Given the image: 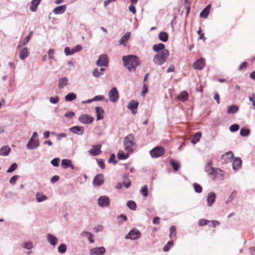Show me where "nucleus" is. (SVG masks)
<instances>
[{"instance_id":"obj_22","label":"nucleus","mask_w":255,"mask_h":255,"mask_svg":"<svg viewBox=\"0 0 255 255\" xmlns=\"http://www.w3.org/2000/svg\"><path fill=\"white\" fill-rule=\"evenodd\" d=\"M211 8V4H209L208 5H207L206 6V7L205 8H204L200 12V17L201 18H206L209 14V12H210V10Z\"/></svg>"},{"instance_id":"obj_30","label":"nucleus","mask_w":255,"mask_h":255,"mask_svg":"<svg viewBox=\"0 0 255 255\" xmlns=\"http://www.w3.org/2000/svg\"><path fill=\"white\" fill-rule=\"evenodd\" d=\"M152 49L155 52H159L165 49V45L162 43L154 44L152 46Z\"/></svg>"},{"instance_id":"obj_13","label":"nucleus","mask_w":255,"mask_h":255,"mask_svg":"<svg viewBox=\"0 0 255 255\" xmlns=\"http://www.w3.org/2000/svg\"><path fill=\"white\" fill-rule=\"evenodd\" d=\"M205 65V59L203 58H200L194 62L193 67L196 70H201L203 69Z\"/></svg>"},{"instance_id":"obj_33","label":"nucleus","mask_w":255,"mask_h":255,"mask_svg":"<svg viewBox=\"0 0 255 255\" xmlns=\"http://www.w3.org/2000/svg\"><path fill=\"white\" fill-rule=\"evenodd\" d=\"M138 106V102L134 100H132L128 103L127 108L130 110H136Z\"/></svg>"},{"instance_id":"obj_25","label":"nucleus","mask_w":255,"mask_h":255,"mask_svg":"<svg viewBox=\"0 0 255 255\" xmlns=\"http://www.w3.org/2000/svg\"><path fill=\"white\" fill-rule=\"evenodd\" d=\"M81 236L82 237H86L90 243H94L95 240L94 239V235L92 233L87 231H83L81 233Z\"/></svg>"},{"instance_id":"obj_28","label":"nucleus","mask_w":255,"mask_h":255,"mask_svg":"<svg viewBox=\"0 0 255 255\" xmlns=\"http://www.w3.org/2000/svg\"><path fill=\"white\" fill-rule=\"evenodd\" d=\"M66 9V5H62L56 7L53 10L55 14H59L63 13Z\"/></svg>"},{"instance_id":"obj_55","label":"nucleus","mask_w":255,"mask_h":255,"mask_svg":"<svg viewBox=\"0 0 255 255\" xmlns=\"http://www.w3.org/2000/svg\"><path fill=\"white\" fill-rule=\"evenodd\" d=\"M59 158H55L51 161V164L54 167H58L59 165Z\"/></svg>"},{"instance_id":"obj_51","label":"nucleus","mask_w":255,"mask_h":255,"mask_svg":"<svg viewBox=\"0 0 255 255\" xmlns=\"http://www.w3.org/2000/svg\"><path fill=\"white\" fill-rule=\"evenodd\" d=\"M173 244V241H170L168 242V243L164 246L163 247V250L164 252H168L170 248L172 246Z\"/></svg>"},{"instance_id":"obj_23","label":"nucleus","mask_w":255,"mask_h":255,"mask_svg":"<svg viewBox=\"0 0 255 255\" xmlns=\"http://www.w3.org/2000/svg\"><path fill=\"white\" fill-rule=\"evenodd\" d=\"M11 151L10 147L8 145H4L0 148V155L6 156H8Z\"/></svg>"},{"instance_id":"obj_44","label":"nucleus","mask_w":255,"mask_h":255,"mask_svg":"<svg viewBox=\"0 0 255 255\" xmlns=\"http://www.w3.org/2000/svg\"><path fill=\"white\" fill-rule=\"evenodd\" d=\"M193 187L195 192L201 193L202 192V187L200 184L194 183L193 184Z\"/></svg>"},{"instance_id":"obj_50","label":"nucleus","mask_w":255,"mask_h":255,"mask_svg":"<svg viewBox=\"0 0 255 255\" xmlns=\"http://www.w3.org/2000/svg\"><path fill=\"white\" fill-rule=\"evenodd\" d=\"M236 195H237V191L236 190H234L232 192L231 194L230 195V196H229L228 199L226 200V201L225 202L226 204H228L230 202H231L235 198Z\"/></svg>"},{"instance_id":"obj_29","label":"nucleus","mask_w":255,"mask_h":255,"mask_svg":"<svg viewBox=\"0 0 255 255\" xmlns=\"http://www.w3.org/2000/svg\"><path fill=\"white\" fill-rule=\"evenodd\" d=\"M36 199L37 202H42L46 200L48 198L44 195L42 192H37L35 195Z\"/></svg>"},{"instance_id":"obj_63","label":"nucleus","mask_w":255,"mask_h":255,"mask_svg":"<svg viewBox=\"0 0 255 255\" xmlns=\"http://www.w3.org/2000/svg\"><path fill=\"white\" fill-rule=\"evenodd\" d=\"M104 99L105 97L103 95H97L93 98L94 101H102Z\"/></svg>"},{"instance_id":"obj_27","label":"nucleus","mask_w":255,"mask_h":255,"mask_svg":"<svg viewBox=\"0 0 255 255\" xmlns=\"http://www.w3.org/2000/svg\"><path fill=\"white\" fill-rule=\"evenodd\" d=\"M214 168L215 167H212V162L211 160L208 161V162L206 164L204 168L205 171L208 173L210 176H211L212 172L214 171Z\"/></svg>"},{"instance_id":"obj_36","label":"nucleus","mask_w":255,"mask_h":255,"mask_svg":"<svg viewBox=\"0 0 255 255\" xmlns=\"http://www.w3.org/2000/svg\"><path fill=\"white\" fill-rule=\"evenodd\" d=\"M239 108L236 105H231L228 107L227 109V113L229 114H235L238 111Z\"/></svg>"},{"instance_id":"obj_11","label":"nucleus","mask_w":255,"mask_h":255,"mask_svg":"<svg viewBox=\"0 0 255 255\" xmlns=\"http://www.w3.org/2000/svg\"><path fill=\"white\" fill-rule=\"evenodd\" d=\"M106 250L104 247H96L90 250V254L91 255H104Z\"/></svg>"},{"instance_id":"obj_26","label":"nucleus","mask_w":255,"mask_h":255,"mask_svg":"<svg viewBox=\"0 0 255 255\" xmlns=\"http://www.w3.org/2000/svg\"><path fill=\"white\" fill-rule=\"evenodd\" d=\"M33 34V32L31 31L28 35L24 38L23 41L19 42L18 44L17 45V48L19 49L22 46L25 45L30 40L32 35Z\"/></svg>"},{"instance_id":"obj_53","label":"nucleus","mask_w":255,"mask_h":255,"mask_svg":"<svg viewBox=\"0 0 255 255\" xmlns=\"http://www.w3.org/2000/svg\"><path fill=\"white\" fill-rule=\"evenodd\" d=\"M233 157L234 154L233 152L231 151L226 152L224 154L222 155V158H228L230 159L233 158Z\"/></svg>"},{"instance_id":"obj_20","label":"nucleus","mask_w":255,"mask_h":255,"mask_svg":"<svg viewBox=\"0 0 255 255\" xmlns=\"http://www.w3.org/2000/svg\"><path fill=\"white\" fill-rule=\"evenodd\" d=\"M29 49L27 47L22 48L19 51V58L21 60H25L29 55Z\"/></svg>"},{"instance_id":"obj_37","label":"nucleus","mask_w":255,"mask_h":255,"mask_svg":"<svg viewBox=\"0 0 255 255\" xmlns=\"http://www.w3.org/2000/svg\"><path fill=\"white\" fill-rule=\"evenodd\" d=\"M202 133L200 131H198L195 133L193 137L191 140V142L195 144L197 143L201 137Z\"/></svg>"},{"instance_id":"obj_47","label":"nucleus","mask_w":255,"mask_h":255,"mask_svg":"<svg viewBox=\"0 0 255 255\" xmlns=\"http://www.w3.org/2000/svg\"><path fill=\"white\" fill-rule=\"evenodd\" d=\"M140 192L143 197H146L148 195V188L147 185H145L142 187L140 190Z\"/></svg>"},{"instance_id":"obj_2","label":"nucleus","mask_w":255,"mask_h":255,"mask_svg":"<svg viewBox=\"0 0 255 255\" xmlns=\"http://www.w3.org/2000/svg\"><path fill=\"white\" fill-rule=\"evenodd\" d=\"M169 55V52L167 49H163V50L155 54L153 58V62L157 65H162L166 61Z\"/></svg>"},{"instance_id":"obj_32","label":"nucleus","mask_w":255,"mask_h":255,"mask_svg":"<svg viewBox=\"0 0 255 255\" xmlns=\"http://www.w3.org/2000/svg\"><path fill=\"white\" fill-rule=\"evenodd\" d=\"M105 71V69L104 68H101L100 69L96 68L93 71V75L95 77L98 78L103 75V72Z\"/></svg>"},{"instance_id":"obj_48","label":"nucleus","mask_w":255,"mask_h":255,"mask_svg":"<svg viewBox=\"0 0 255 255\" xmlns=\"http://www.w3.org/2000/svg\"><path fill=\"white\" fill-rule=\"evenodd\" d=\"M22 247L24 249L31 250L33 248V244L30 241L26 242L22 244Z\"/></svg>"},{"instance_id":"obj_43","label":"nucleus","mask_w":255,"mask_h":255,"mask_svg":"<svg viewBox=\"0 0 255 255\" xmlns=\"http://www.w3.org/2000/svg\"><path fill=\"white\" fill-rule=\"evenodd\" d=\"M250 133V130L247 128H242L240 130V135L242 136H248Z\"/></svg>"},{"instance_id":"obj_12","label":"nucleus","mask_w":255,"mask_h":255,"mask_svg":"<svg viewBox=\"0 0 255 255\" xmlns=\"http://www.w3.org/2000/svg\"><path fill=\"white\" fill-rule=\"evenodd\" d=\"M104 182V175L102 174H98L94 178L93 184L95 186H100Z\"/></svg>"},{"instance_id":"obj_24","label":"nucleus","mask_w":255,"mask_h":255,"mask_svg":"<svg viewBox=\"0 0 255 255\" xmlns=\"http://www.w3.org/2000/svg\"><path fill=\"white\" fill-rule=\"evenodd\" d=\"M95 111L96 113L97 120H100L104 118V110L100 107H96Z\"/></svg>"},{"instance_id":"obj_56","label":"nucleus","mask_w":255,"mask_h":255,"mask_svg":"<svg viewBox=\"0 0 255 255\" xmlns=\"http://www.w3.org/2000/svg\"><path fill=\"white\" fill-rule=\"evenodd\" d=\"M240 128V126L238 124H233L231 125L229 129L231 132H235L237 131Z\"/></svg>"},{"instance_id":"obj_17","label":"nucleus","mask_w":255,"mask_h":255,"mask_svg":"<svg viewBox=\"0 0 255 255\" xmlns=\"http://www.w3.org/2000/svg\"><path fill=\"white\" fill-rule=\"evenodd\" d=\"M212 176H214V178L219 179H223L224 173L223 170H221L218 168H215L214 171L211 174Z\"/></svg>"},{"instance_id":"obj_21","label":"nucleus","mask_w":255,"mask_h":255,"mask_svg":"<svg viewBox=\"0 0 255 255\" xmlns=\"http://www.w3.org/2000/svg\"><path fill=\"white\" fill-rule=\"evenodd\" d=\"M130 36V32H128L124 35L119 41L120 45L126 46Z\"/></svg>"},{"instance_id":"obj_46","label":"nucleus","mask_w":255,"mask_h":255,"mask_svg":"<svg viewBox=\"0 0 255 255\" xmlns=\"http://www.w3.org/2000/svg\"><path fill=\"white\" fill-rule=\"evenodd\" d=\"M67 250V246L64 244H62L59 245L58 248V251L60 254H64Z\"/></svg>"},{"instance_id":"obj_15","label":"nucleus","mask_w":255,"mask_h":255,"mask_svg":"<svg viewBox=\"0 0 255 255\" xmlns=\"http://www.w3.org/2000/svg\"><path fill=\"white\" fill-rule=\"evenodd\" d=\"M69 130L74 134L78 135H82L84 133V128L82 126H76L70 128H69Z\"/></svg>"},{"instance_id":"obj_61","label":"nucleus","mask_w":255,"mask_h":255,"mask_svg":"<svg viewBox=\"0 0 255 255\" xmlns=\"http://www.w3.org/2000/svg\"><path fill=\"white\" fill-rule=\"evenodd\" d=\"M108 162L109 163H113L114 164L117 163V161L116 160V156L114 153H113L111 155L110 158L108 160Z\"/></svg>"},{"instance_id":"obj_7","label":"nucleus","mask_w":255,"mask_h":255,"mask_svg":"<svg viewBox=\"0 0 255 255\" xmlns=\"http://www.w3.org/2000/svg\"><path fill=\"white\" fill-rule=\"evenodd\" d=\"M79 121L84 124H91L94 120V117L87 114H83L78 118Z\"/></svg>"},{"instance_id":"obj_35","label":"nucleus","mask_w":255,"mask_h":255,"mask_svg":"<svg viewBox=\"0 0 255 255\" xmlns=\"http://www.w3.org/2000/svg\"><path fill=\"white\" fill-rule=\"evenodd\" d=\"M158 38L162 42H166L168 39V34L166 32L161 31L158 34Z\"/></svg>"},{"instance_id":"obj_9","label":"nucleus","mask_w":255,"mask_h":255,"mask_svg":"<svg viewBox=\"0 0 255 255\" xmlns=\"http://www.w3.org/2000/svg\"><path fill=\"white\" fill-rule=\"evenodd\" d=\"M109 98L111 102L115 103L119 99V93L116 87L113 88L109 92Z\"/></svg>"},{"instance_id":"obj_40","label":"nucleus","mask_w":255,"mask_h":255,"mask_svg":"<svg viewBox=\"0 0 255 255\" xmlns=\"http://www.w3.org/2000/svg\"><path fill=\"white\" fill-rule=\"evenodd\" d=\"M77 95L74 93H68L65 97V101L67 102H71L76 99Z\"/></svg>"},{"instance_id":"obj_14","label":"nucleus","mask_w":255,"mask_h":255,"mask_svg":"<svg viewBox=\"0 0 255 255\" xmlns=\"http://www.w3.org/2000/svg\"><path fill=\"white\" fill-rule=\"evenodd\" d=\"M216 198V194L214 192H210L207 196L206 201L207 206L211 207L215 203Z\"/></svg>"},{"instance_id":"obj_31","label":"nucleus","mask_w":255,"mask_h":255,"mask_svg":"<svg viewBox=\"0 0 255 255\" xmlns=\"http://www.w3.org/2000/svg\"><path fill=\"white\" fill-rule=\"evenodd\" d=\"M40 1L41 0H32L31 2L30 10L33 12L36 11Z\"/></svg>"},{"instance_id":"obj_18","label":"nucleus","mask_w":255,"mask_h":255,"mask_svg":"<svg viewBox=\"0 0 255 255\" xmlns=\"http://www.w3.org/2000/svg\"><path fill=\"white\" fill-rule=\"evenodd\" d=\"M242 161L241 160V158L236 157L235 158L232 163V167L233 169L235 170H239V169L241 167Z\"/></svg>"},{"instance_id":"obj_3","label":"nucleus","mask_w":255,"mask_h":255,"mask_svg":"<svg viewBox=\"0 0 255 255\" xmlns=\"http://www.w3.org/2000/svg\"><path fill=\"white\" fill-rule=\"evenodd\" d=\"M123 143L125 150L128 153L132 152L136 147V144L134 141V137L132 134H129L124 138Z\"/></svg>"},{"instance_id":"obj_6","label":"nucleus","mask_w":255,"mask_h":255,"mask_svg":"<svg viewBox=\"0 0 255 255\" xmlns=\"http://www.w3.org/2000/svg\"><path fill=\"white\" fill-rule=\"evenodd\" d=\"M98 205L102 208L107 207L110 205V199L107 196H101L98 199Z\"/></svg>"},{"instance_id":"obj_52","label":"nucleus","mask_w":255,"mask_h":255,"mask_svg":"<svg viewBox=\"0 0 255 255\" xmlns=\"http://www.w3.org/2000/svg\"><path fill=\"white\" fill-rule=\"evenodd\" d=\"M17 168V165L16 163H13L8 168L6 172L7 173H11L16 169Z\"/></svg>"},{"instance_id":"obj_38","label":"nucleus","mask_w":255,"mask_h":255,"mask_svg":"<svg viewBox=\"0 0 255 255\" xmlns=\"http://www.w3.org/2000/svg\"><path fill=\"white\" fill-rule=\"evenodd\" d=\"M188 97V95L187 92L185 91H183L178 96V99L182 102H184L187 100Z\"/></svg>"},{"instance_id":"obj_62","label":"nucleus","mask_w":255,"mask_h":255,"mask_svg":"<svg viewBox=\"0 0 255 255\" xmlns=\"http://www.w3.org/2000/svg\"><path fill=\"white\" fill-rule=\"evenodd\" d=\"M49 101L51 103L53 104H56L59 102V98L58 96L51 97L50 98Z\"/></svg>"},{"instance_id":"obj_8","label":"nucleus","mask_w":255,"mask_h":255,"mask_svg":"<svg viewBox=\"0 0 255 255\" xmlns=\"http://www.w3.org/2000/svg\"><path fill=\"white\" fill-rule=\"evenodd\" d=\"M108 64V56L105 54L101 55L96 61L97 65L99 67H107Z\"/></svg>"},{"instance_id":"obj_58","label":"nucleus","mask_w":255,"mask_h":255,"mask_svg":"<svg viewBox=\"0 0 255 255\" xmlns=\"http://www.w3.org/2000/svg\"><path fill=\"white\" fill-rule=\"evenodd\" d=\"M209 222H210V221H209V220H207L203 219H200L198 221V225L199 226L206 225Z\"/></svg>"},{"instance_id":"obj_41","label":"nucleus","mask_w":255,"mask_h":255,"mask_svg":"<svg viewBox=\"0 0 255 255\" xmlns=\"http://www.w3.org/2000/svg\"><path fill=\"white\" fill-rule=\"evenodd\" d=\"M127 205L128 208L133 211H135L137 208L136 203L132 200L128 201Z\"/></svg>"},{"instance_id":"obj_4","label":"nucleus","mask_w":255,"mask_h":255,"mask_svg":"<svg viewBox=\"0 0 255 255\" xmlns=\"http://www.w3.org/2000/svg\"><path fill=\"white\" fill-rule=\"evenodd\" d=\"M149 153L152 158H158L164 153V149L161 146H156L150 150Z\"/></svg>"},{"instance_id":"obj_64","label":"nucleus","mask_w":255,"mask_h":255,"mask_svg":"<svg viewBox=\"0 0 255 255\" xmlns=\"http://www.w3.org/2000/svg\"><path fill=\"white\" fill-rule=\"evenodd\" d=\"M65 117L67 118H72L75 116V113L73 112L68 111L65 114Z\"/></svg>"},{"instance_id":"obj_45","label":"nucleus","mask_w":255,"mask_h":255,"mask_svg":"<svg viewBox=\"0 0 255 255\" xmlns=\"http://www.w3.org/2000/svg\"><path fill=\"white\" fill-rule=\"evenodd\" d=\"M169 163L172 166V168L175 171H177L179 168V164L178 163L175 161L173 159H171L169 160Z\"/></svg>"},{"instance_id":"obj_59","label":"nucleus","mask_w":255,"mask_h":255,"mask_svg":"<svg viewBox=\"0 0 255 255\" xmlns=\"http://www.w3.org/2000/svg\"><path fill=\"white\" fill-rule=\"evenodd\" d=\"M118 220H119V222L121 223L124 221H126L127 220V217L125 215L121 214L118 217Z\"/></svg>"},{"instance_id":"obj_19","label":"nucleus","mask_w":255,"mask_h":255,"mask_svg":"<svg viewBox=\"0 0 255 255\" xmlns=\"http://www.w3.org/2000/svg\"><path fill=\"white\" fill-rule=\"evenodd\" d=\"M46 238L47 241L51 245L55 246L57 245L58 239L55 236L51 234H47Z\"/></svg>"},{"instance_id":"obj_5","label":"nucleus","mask_w":255,"mask_h":255,"mask_svg":"<svg viewBox=\"0 0 255 255\" xmlns=\"http://www.w3.org/2000/svg\"><path fill=\"white\" fill-rule=\"evenodd\" d=\"M141 236V233L136 229H131L126 236V239L135 240L139 239Z\"/></svg>"},{"instance_id":"obj_42","label":"nucleus","mask_w":255,"mask_h":255,"mask_svg":"<svg viewBox=\"0 0 255 255\" xmlns=\"http://www.w3.org/2000/svg\"><path fill=\"white\" fill-rule=\"evenodd\" d=\"M72 161L68 159H63L61 161V166L64 169H67L70 166Z\"/></svg>"},{"instance_id":"obj_49","label":"nucleus","mask_w":255,"mask_h":255,"mask_svg":"<svg viewBox=\"0 0 255 255\" xmlns=\"http://www.w3.org/2000/svg\"><path fill=\"white\" fill-rule=\"evenodd\" d=\"M169 232H170L169 238L170 239H172L173 236H175L176 235V227L174 226H171L170 228Z\"/></svg>"},{"instance_id":"obj_60","label":"nucleus","mask_w":255,"mask_h":255,"mask_svg":"<svg viewBox=\"0 0 255 255\" xmlns=\"http://www.w3.org/2000/svg\"><path fill=\"white\" fill-rule=\"evenodd\" d=\"M249 101L252 103V105L255 109V94L253 93L251 96L249 98Z\"/></svg>"},{"instance_id":"obj_16","label":"nucleus","mask_w":255,"mask_h":255,"mask_svg":"<svg viewBox=\"0 0 255 255\" xmlns=\"http://www.w3.org/2000/svg\"><path fill=\"white\" fill-rule=\"evenodd\" d=\"M102 145L100 144H97L93 147L91 149L89 150V153L92 156H97L100 154L102 151L101 150Z\"/></svg>"},{"instance_id":"obj_1","label":"nucleus","mask_w":255,"mask_h":255,"mask_svg":"<svg viewBox=\"0 0 255 255\" xmlns=\"http://www.w3.org/2000/svg\"><path fill=\"white\" fill-rule=\"evenodd\" d=\"M123 61L124 66L129 71H134L137 66L139 65L138 58L135 55H129L124 56Z\"/></svg>"},{"instance_id":"obj_34","label":"nucleus","mask_w":255,"mask_h":255,"mask_svg":"<svg viewBox=\"0 0 255 255\" xmlns=\"http://www.w3.org/2000/svg\"><path fill=\"white\" fill-rule=\"evenodd\" d=\"M68 79L66 77H63L59 79L58 87L60 89H63L68 84Z\"/></svg>"},{"instance_id":"obj_10","label":"nucleus","mask_w":255,"mask_h":255,"mask_svg":"<svg viewBox=\"0 0 255 255\" xmlns=\"http://www.w3.org/2000/svg\"><path fill=\"white\" fill-rule=\"evenodd\" d=\"M39 146V140L38 138L31 137L28 141L26 147L28 149L32 150Z\"/></svg>"},{"instance_id":"obj_54","label":"nucleus","mask_w":255,"mask_h":255,"mask_svg":"<svg viewBox=\"0 0 255 255\" xmlns=\"http://www.w3.org/2000/svg\"><path fill=\"white\" fill-rule=\"evenodd\" d=\"M73 49L69 47H66L64 49V52L66 56L71 55L74 54Z\"/></svg>"},{"instance_id":"obj_57","label":"nucleus","mask_w":255,"mask_h":255,"mask_svg":"<svg viewBox=\"0 0 255 255\" xmlns=\"http://www.w3.org/2000/svg\"><path fill=\"white\" fill-rule=\"evenodd\" d=\"M19 178V175H14L11 177L9 179V183L12 185H14L16 183V181Z\"/></svg>"},{"instance_id":"obj_39","label":"nucleus","mask_w":255,"mask_h":255,"mask_svg":"<svg viewBox=\"0 0 255 255\" xmlns=\"http://www.w3.org/2000/svg\"><path fill=\"white\" fill-rule=\"evenodd\" d=\"M129 153L127 152L125 153L123 151L120 150L118 153V157L120 160L126 159L128 157Z\"/></svg>"}]
</instances>
